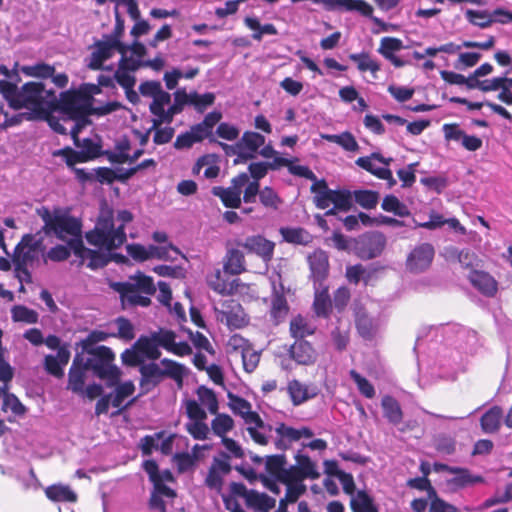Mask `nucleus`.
Listing matches in <instances>:
<instances>
[{"label":"nucleus","mask_w":512,"mask_h":512,"mask_svg":"<svg viewBox=\"0 0 512 512\" xmlns=\"http://www.w3.org/2000/svg\"><path fill=\"white\" fill-rule=\"evenodd\" d=\"M0 94L10 107L30 109L38 117L53 112L57 104L56 93L53 90L45 89L40 82H28L18 89L15 83L0 80Z\"/></svg>","instance_id":"1"},{"label":"nucleus","mask_w":512,"mask_h":512,"mask_svg":"<svg viewBox=\"0 0 512 512\" xmlns=\"http://www.w3.org/2000/svg\"><path fill=\"white\" fill-rule=\"evenodd\" d=\"M37 214L44 222L42 231L46 235H54L67 242L73 251L82 247V222L79 218L60 208L51 211L45 206L38 208Z\"/></svg>","instance_id":"2"},{"label":"nucleus","mask_w":512,"mask_h":512,"mask_svg":"<svg viewBox=\"0 0 512 512\" xmlns=\"http://www.w3.org/2000/svg\"><path fill=\"white\" fill-rule=\"evenodd\" d=\"M111 287L119 293L124 309L148 307L151 304V296L156 293L153 278L142 272L129 276L127 281L115 282Z\"/></svg>","instance_id":"3"},{"label":"nucleus","mask_w":512,"mask_h":512,"mask_svg":"<svg viewBox=\"0 0 512 512\" xmlns=\"http://www.w3.org/2000/svg\"><path fill=\"white\" fill-rule=\"evenodd\" d=\"M92 106V97L82 91L69 90L61 93L57 98L55 110L57 114L68 116L67 123L70 125V135L77 141V134L82 129L86 116L89 115Z\"/></svg>","instance_id":"4"},{"label":"nucleus","mask_w":512,"mask_h":512,"mask_svg":"<svg viewBox=\"0 0 512 512\" xmlns=\"http://www.w3.org/2000/svg\"><path fill=\"white\" fill-rule=\"evenodd\" d=\"M44 251V237L41 231L22 237L15 247L12 258L15 270L21 280L31 281L29 268L39 264L40 258L44 256Z\"/></svg>","instance_id":"5"},{"label":"nucleus","mask_w":512,"mask_h":512,"mask_svg":"<svg viewBox=\"0 0 512 512\" xmlns=\"http://www.w3.org/2000/svg\"><path fill=\"white\" fill-rule=\"evenodd\" d=\"M90 245L111 251L119 248L126 241L125 230L117 227L112 211L102 212L95 227L85 235Z\"/></svg>","instance_id":"6"},{"label":"nucleus","mask_w":512,"mask_h":512,"mask_svg":"<svg viewBox=\"0 0 512 512\" xmlns=\"http://www.w3.org/2000/svg\"><path fill=\"white\" fill-rule=\"evenodd\" d=\"M86 352L90 355L84 363L86 369L91 370L98 378L106 380L109 386L115 385L119 380L120 371L113 364V351L106 346H97Z\"/></svg>","instance_id":"7"},{"label":"nucleus","mask_w":512,"mask_h":512,"mask_svg":"<svg viewBox=\"0 0 512 512\" xmlns=\"http://www.w3.org/2000/svg\"><path fill=\"white\" fill-rule=\"evenodd\" d=\"M264 135L255 131H245L234 145L219 143L227 154L237 155L242 161L256 158L258 150L265 144Z\"/></svg>","instance_id":"8"},{"label":"nucleus","mask_w":512,"mask_h":512,"mask_svg":"<svg viewBox=\"0 0 512 512\" xmlns=\"http://www.w3.org/2000/svg\"><path fill=\"white\" fill-rule=\"evenodd\" d=\"M122 48L123 43L119 40V35H106L103 40L95 42L93 51L86 59V66L91 70L104 69V62Z\"/></svg>","instance_id":"9"},{"label":"nucleus","mask_w":512,"mask_h":512,"mask_svg":"<svg viewBox=\"0 0 512 512\" xmlns=\"http://www.w3.org/2000/svg\"><path fill=\"white\" fill-rule=\"evenodd\" d=\"M229 492L236 498H242L247 508L259 512H267L275 505V500L265 493L248 490L243 483L232 482Z\"/></svg>","instance_id":"10"},{"label":"nucleus","mask_w":512,"mask_h":512,"mask_svg":"<svg viewBox=\"0 0 512 512\" xmlns=\"http://www.w3.org/2000/svg\"><path fill=\"white\" fill-rule=\"evenodd\" d=\"M170 335L166 329L151 332L149 336H140L135 343V349L141 356L149 360H157L161 356L159 347L168 348Z\"/></svg>","instance_id":"11"},{"label":"nucleus","mask_w":512,"mask_h":512,"mask_svg":"<svg viewBox=\"0 0 512 512\" xmlns=\"http://www.w3.org/2000/svg\"><path fill=\"white\" fill-rule=\"evenodd\" d=\"M233 244L243 248L248 254L258 256L265 263L270 262L274 255L275 243L260 234L250 235L244 239H234Z\"/></svg>","instance_id":"12"},{"label":"nucleus","mask_w":512,"mask_h":512,"mask_svg":"<svg viewBox=\"0 0 512 512\" xmlns=\"http://www.w3.org/2000/svg\"><path fill=\"white\" fill-rule=\"evenodd\" d=\"M386 246V238L380 232L367 233L358 238L355 244V252L364 260L378 257Z\"/></svg>","instance_id":"13"},{"label":"nucleus","mask_w":512,"mask_h":512,"mask_svg":"<svg viewBox=\"0 0 512 512\" xmlns=\"http://www.w3.org/2000/svg\"><path fill=\"white\" fill-rule=\"evenodd\" d=\"M248 182V175L241 173L232 179V185L224 188L216 186L212 188V194L221 199L224 206L228 208H238L241 205L242 188Z\"/></svg>","instance_id":"14"},{"label":"nucleus","mask_w":512,"mask_h":512,"mask_svg":"<svg viewBox=\"0 0 512 512\" xmlns=\"http://www.w3.org/2000/svg\"><path fill=\"white\" fill-rule=\"evenodd\" d=\"M435 255L430 243L417 245L407 256L406 267L412 273L423 272L430 267Z\"/></svg>","instance_id":"15"},{"label":"nucleus","mask_w":512,"mask_h":512,"mask_svg":"<svg viewBox=\"0 0 512 512\" xmlns=\"http://www.w3.org/2000/svg\"><path fill=\"white\" fill-rule=\"evenodd\" d=\"M393 161L392 157H384L379 152H373L368 156L359 157L355 164L377 178L389 176V166Z\"/></svg>","instance_id":"16"},{"label":"nucleus","mask_w":512,"mask_h":512,"mask_svg":"<svg viewBox=\"0 0 512 512\" xmlns=\"http://www.w3.org/2000/svg\"><path fill=\"white\" fill-rule=\"evenodd\" d=\"M231 471L229 456L225 453L221 454V458H214L207 476L205 485L216 492H220L223 486V478Z\"/></svg>","instance_id":"17"},{"label":"nucleus","mask_w":512,"mask_h":512,"mask_svg":"<svg viewBox=\"0 0 512 512\" xmlns=\"http://www.w3.org/2000/svg\"><path fill=\"white\" fill-rule=\"evenodd\" d=\"M295 461L296 464L290 466L291 480H316L320 477L321 474L316 462L308 455L298 452L295 455Z\"/></svg>","instance_id":"18"},{"label":"nucleus","mask_w":512,"mask_h":512,"mask_svg":"<svg viewBox=\"0 0 512 512\" xmlns=\"http://www.w3.org/2000/svg\"><path fill=\"white\" fill-rule=\"evenodd\" d=\"M243 418L248 425L247 430L251 438L258 444H267L272 427L269 424H265L260 416L256 412L251 411V409L243 415Z\"/></svg>","instance_id":"19"},{"label":"nucleus","mask_w":512,"mask_h":512,"mask_svg":"<svg viewBox=\"0 0 512 512\" xmlns=\"http://www.w3.org/2000/svg\"><path fill=\"white\" fill-rule=\"evenodd\" d=\"M139 372L141 375L140 395L149 393L164 380L162 368L155 362L141 364Z\"/></svg>","instance_id":"20"},{"label":"nucleus","mask_w":512,"mask_h":512,"mask_svg":"<svg viewBox=\"0 0 512 512\" xmlns=\"http://www.w3.org/2000/svg\"><path fill=\"white\" fill-rule=\"evenodd\" d=\"M308 263L314 286L319 285L322 287L329 272L327 253L321 249L315 250L308 256Z\"/></svg>","instance_id":"21"},{"label":"nucleus","mask_w":512,"mask_h":512,"mask_svg":"<svg viewBox=\"0 0 512 512\" xmlns=\"http://www.w3.org/2000/svg\"><path fill=\"white\" fill-rule=\"evenodd\" d=\"M265 471L271 479L283 482L291 480L290 466L287 467L284 454L268 455L265 457Z\"/></svg>","instance_id":"22"},{"label":"nucleus","mask_w":512,"mask_h":512,"mask_svg":"<svg viewBox=\"0 0 512 512\" xmlns=\"http://www.w3.org/2000/svg\"><path fill=\"white\" fill-rule=\"evenodd\" d=\"M239 248L233 244V241L227 243L223 270L229 275H239L246 271L245 256Z\"/></svg>","instance_id":"23"},{"label":"nucleus","mask_w":512,"mask_h":512,"mask_svg":"<svg viewBox=\"0 0 512 512\" xmlns=\"http://www.w3.org/2000/svg\"><path fill=\"white\" fill-rule=\"evenodd\" d=\"M468 279L471 285L486 297H493L497 293V281L485 271L471 270Z\"/></svg>","instance_id":"24"},{"label":"nucleus","mask_w":512,"mask_h":512,"mask_svg":"<svg viewBox=\"0 0 512 512\" xmlns=\"http://www.w3.org/2000/svg\"><path fill=\"white\" fill-rule=\"evenodd\" d=\"M74 143L79 150H67L66 162L68 166H73L78 162H85L96 157L99 153V146L91 139H84L83 143L79 144V139L77 138V141L74 140Z\"/></svg>","instance_id":"25"},{"label":"nucleus","mask_w":512,"mask_h":512,"mask_svg":"<svg viewBox=\"0 0 512 512\" xmlns=\"http://www.w3.org/2000/svg\"><path fill=\"white\" fill-rule=\"evenodd\" d=\"M184 105H189L188 93L184 89H178L174 93V103L170 105L162 119H153V126L158 127L163 123L170 124L176 114L182 112Z\"/></svg>","instance_id":"26"},{"label":"nucleus","mask_w":512,"mask_h":512,"mask_svg":"<svg viewBox=\"0 0 512 512\" xmlns=\"http://www.w3.org/2000/svg\"><path fill=\"white\" fill-rule=\"evenodd\" d=\"M451 474L454 476L447 483L453 489H461L484 482L482 476L473 475L467 468L454 467Z\"/></svg>","instance_id":"27"},{"label":"nucleus","mask_w":512,"mask_h":512,"mask_svg":"<svg viewBox=\"0 0 512 512\" xmlns=\"http://www.w3.org/2000/svg\"><path fill=\"white\" fill-rule=\"evenodd\" d=\"M289 353L293 360L302 365L311 364L316 358L314 348L306 340H296L291 346Z\"/></svg>","instance_id":"28"},{"label":"nucleus","mask_w":512,"mask_h":512,"mask_svg":"<svg viewBox=\"0 0 512 512\" xmlns=\"http://www.w3.org/2000/svg\"><path fill=\"white\" fill-rule=\"evenodd\" d=\"M175 496V491L165 484L153 486L149 501L150 509L158 512H166L164 498L173 499Z\"/></svg>","instance_id":"29"},{"label":"nucleus","mask_w":512,"mask_h":512,"mask_svg":"<svg viewBox=\"0 0 512 512\" xmlns=\"http://www.w3.org/2000/svg\"><path fill=\"white\" fill-rule=\"evenodd\" d=\"M289 331L296 340H304L315 333L316 326L308 318L297 315L291 319Z\"/></svg>","instance_id":"30"},{"label":"nucleus","mask_w":512,"mask_h":512,"mask_svg":"<svg viewBox=\"0 0 512 512\" xmlns=\"http://www.w3.org/2000/svg\"><path fill=\"white\" fill-rule=\"evenodd\" d=\"M149 252L150 259L173 262L177 260L178 256H181L183 259L187 260L186 255L172 243H167L166 245H149Z\"/></svg>","instance_id":"31"},{"label":"nucleus","mask_w":512,"mask_h":512,"mask_svg":"<svg viewBox=\"0 0 512 512\" xmlns=\"http://www.w3.org/2000/svg\"><path fill=\"white\" fill-rule=\"evenodd\" d=\"M86 369L85 364L81 365L78 363V356L73 360L72 366L69 370L68 375V388L75 393H83L84 392V384H85V372Z\"/></svg>","instance_id":"32"},{"label":"nucleus","mask_w":512,"mask_h":512,"mask_svg":"<svg viewBox=\"0 0 512 512\" xmlns=\"http://www.w3.org/2000/svg\"><path fill=\"white\" fill-rule=\"evenodd\" d=\"M287 392L295 406L303 404L317 394L315 390L310 391L305 384L298 380H292L288 383Z\"/></svg>","instance_id":"33"},{"label":"nucleus","mask_w":512,"mask_h":512,"mask_svg":"<svg viewBox=\"0 0 512 512\" xmlns=\"http://www.w3.org/2000/svg\"><path fill=\"white\" fill-rule=\"evenodd\" d=\"M503 419V410L499 406H493L486 411L480 419L481 429L484 433H495L499 430Z\"/></svg>","instance_id":"34"},{"label":"nucleus","mask_w":512,"mask_h":512,"mask_svg":"<svg viewBox=\"0 0 512 512\" xmlns=\"http://www.w3.org/2000/svg\"><path fill=\"white\" fill-rule=\"evenodd\" d=\"M73 252L77 257L81 258L83 262H87V267L91 269L102 268L108 263V259L104 254L86 248L83 243L80 249H75Z\"/></svg>","instance_id":"35"},{"label":"nucleus","mask_w":512,"mask_h":512,"mask_svg":"<svg viewBox=\"0 0 512 512\" xmlns=\"http://www.w3.org/2000/svg\"><path fill=\"white\" fill-rule=\"evenodd\" d=\"M384 417L393 425H398L403 419V411L399 402L390 395H385L381 400Z\"/></svg>","instance_id":"36"},{"label":"nucleus","mask_w":512,"mask_h":512,"mask_svg":"<svg viewBox=\"0 0 512 512\" xmlns=\"http://www.w3.org/2000/svg\"><path fill=\"white\" fill-rule=\"evenodd\" d=\"M315 299H314V310L317 316L327 317L331 311L332 302L328 293V287L322 284L314 286Z\"/></svg>","instance_id":"37"},{"label":"nucleus","mask_w":512,"mask_h":512,"mask_svg":"<svg viewBox=\"0 0 512 512\" xmlns=\"http://www.w3.org/2000/svg\"><path fill=\"white\" fill-rule=\"evenodd\" d=\"M135 391V386L131 381H126L119 384L114 393H111V405L115 408H119L117 414L121 412L122 409L127 408L131 405L135 399L130 400L126 405L122 407L123 402L126 398L131 396Z\"/></svg>","instance_id":"38"},{"label":"nucleus","mask_w":512,"mask_h":512,"mask_svg":"<svg viewBox=\"0 0 512 512\" xmlns=\"http://www.w3.org/2000/svg\"><path fill=\"white\" fill-rule=\"evenodd\" d=\"M289 306L283 293L274 291L271 297L270 316L275 324L281 323L287 316Z\"/></svg>","instance_id":"39"},{"label":"nucleus","mask_w":512,"mask_h":512,"mask_svg":"<svg viewBox=\"0 0 512 512\" xmlns=\"http://www.w3.org/2000/svg\"><path fill=\"white\" fill-rule=\"evenodd\" d=\"M48 499L54 502H75L77 495L69 486L58 484L51 485L45 489Z\"/></svg>","instance_id":"40"},{"label":"nucleus","mask_w":512,"mask_h":512,"mask_svg":"<svg viewBox=\"0 0 512 512\" xmlns=\"http://www.w3.org/2000/svg\"><path fill=\"white\" fill-rule=\"evenodd\" d=\"M356 327L359 334L365 339H371L377 331V322L365 312H356Z\"/></svg>","instance_id":"41"},{"label":"nucleus","mask_w":512,"mask_h":512,"mask_svg":"<svg viewBox=\"0 0 512 512\" xmlns=\"http://www.w3.org/2000/svg\"><path fill=\"white\" fill-rule=\"evenodd\" d=\"M238 280L227 281L223 279L222 273L220 270H216V272L208 278L209 286L217 293L222 295H230L233 294L236 290L235 283Z\"/></svg>","instance_id":"42"},{"label":"nucleus","mask_w":512,"mask_h":512,"mask_svg":"<svg viewBox=\"0 0 512 512\" xmlns=\"http://www.w3.org/2000/svg\"><path fill=\"white\" fill-rule=\"evenodd\" d=\"M244 23L249 29L254 31V33L252 34V38L256 41H261L264 35L278 34V31L273 24L267 23L261 25V23L256 17H246L244 19Z\"/></svg>","instance_id":"43"},{"label":"nucleus","mask_w":512,"mask_h":512,"mask_svg":"<svg viewBox=\"0 0 512 512\" xmlns=\"http://www.w3.org/2000/svg\"><path fill=\"white\" fill-rule=\"evenodd\" d=\"M350 507L353 512H378L372 497L365 491H358L356 495L351 498Z\"/></svg>","instance_id":"44"},{"label":"nucleus","mask_w":512,"mask_h":512,"mask_svg":"<svg viewBox=\"0 0 512 512\" xmlns=\"http://www.w3.org/2000/svg\"><path fill=\"white\" fill-rule=\"evenodd\" d=\"M325 140L336 143L344 150L349 152L357 151L359 145L355 137L350 132H343L341 134H326L322 136Z\"/></svg>","instance_id":"45"},{"label":"nucleus","mask_w":512,"mask_h":512,"mask_svg":"<svg viewBox=\"0 0 512 512\" xmlns=\"http://www.w3.org/2000/svg\"><path fill=\"white\" fill-rule=\"evenodd\" d=\"M282 483L286 485V493L285 499L280 501V507L283 506L284 501L289 503L296 502L307 490L302 480H289Z\"/></svg>","instance_id":"46"},{"label":"nucleus","mask_w":512,"mask_h":512,"mask_svg":"<svg viewBox=\"0 0 512 512\" xmlns=\"http://www.w3.org/2000/svg\"><path fill=\"white\" fill-rule=\"evenodd\" d=\"M152 99L149 109L155 116L153 119H162L166 111L165 106L171 102V95L161 89Z\"/></svg>","instance_id":"47"},{"label":"nucleus","mask_w":512,"mask_h":512,"mask_svg":"<svg viewBox=\"0 0 512 512\" xmlns=\"http://www.w3.org/2000/svg\"><path fill=\"white\" fill-rule=\"evenodd\" d=\"M40 118L45 119L54 132L62 135L70 134V125L67 123L68 116L50 112L47 115H41Z\"/></svg>","instance_id":"48"},{"label":"nucleus","mask_w":512,"mask_h":512,"mask_svg":"<svg viewBox=\"0 0 512 512\" xmlns=\"http://www.w3.org/2000/svg\"><path fill=\"white\" fill-rule=\"evenodd\" d=\"M349 326L339 321V325L331 331V341L338 351H343L349 344Z\"/></svg>","instance_id":"49"},{"label":"nucleus","mask_w":512,"mask_h":512,"mask_svg":"<svg viewBox=\"0 0 512 512\" xmlns=\"http://www.w3.org/2000/svg\"><path fill=\"white\" fill-rule=\"evenodd\" d=\"M163 378L166 377L173 379L174 381L181 383L185 374V367L173 360L164 358L161 360Z\"/></svg>","instance_id":"50"},{"label":"nucleus","mask_w":512,"mask_h":512,"mask_svg":"<svg viewBox=\"0 0 512 512\" xmlns=\"http://www.w3.org/2000/svg\"><path fill=\"white\" fill-rule=\"evenodd\" d=\"M189 105L193 106L197 112H204L209 106L213 105L215 95L211 92L199 94L196 91L188 93Z\"/></svg>","instance_id":"51"},{"label":"nucleus","mask_w":512,"mask_h":512,"mask_svg":"<svg viewBox=\"0 0 512 512\" xmlns=\"http://www.w3.org/2000/svg\"><path fill=\"white\" fill-rule=\"evenodd\" d=\"M281 234L285 241L293 244L306 245L311 240V235L303 228H282Z\"/></svg>","instance_id":"52"},{"label":"nucleus","mask_w":512,"mask_h":512,"mask_svg":"<svg viewBox=\"0 0 512 512\" xmlns=\"http://www.w3.org/2000/svg\"><path fill=\"white\" fill-rule=\"evenodd\" d=\"M349 59L357 64V68L361 72L370 71L376 73L380 70L379 64L368 53H353L349 55Z\"/></svg>","instance_id":"53"},{"label":"nucleus","mask_w":512,"mask_h":512,"mask_svg":"<svg viewBox=\"0 0 512 512\" xmlns=\"http://www.w3.org/2000/svg\"><path fill=\"white\" fill-rule=\"evenodd\" d=\"M233 427L234 421L227 414H217V416L211 421V429L213 433L221 438L225 437Z\"/></svg>","instance_id":"54"},{"label":"nucleus","mask_w":512,"mask_h":512,"mask_svg":"<svg viewBox=\"0 0 512 512\" xmlns=\"http://www.w3.org/2000/svg\"><path fill=\"white\" fill-rule=\"evenodd\" d=\"M197 396L199 404L208 409L211 414H216L218 411V400L215 393L205 386H200L197 389Z\"/></svg>","instance_id":"55"},{"label":"nucleus","mask_w":512,"mask_h":512,"mask_svg":"<svg viewBox=\"0 0 512 512\" xmlns=\"http://www.w3.org/2000/svg\"><path fill=\"white\" fill-rule=\"evenodd\" d=\"M277 435L279 436V440L277 441L278 448H285V442L292 443L299 441V433L298 429L287 426L284 423H279L275 429Z\"/></svg>","instance_id":"56"},{"label":"nucleus","mask_w":512,"mask_h":512,"mask_svg":"<svg viewBox=\"0 0 512 512\" xmlns=\"http://www.w3.org/2000/svg\"><path fill=\"white\" fill-rule=\"evenodd\" d=\"M21 71L30 77L50 78L55 72V68L46 63H36L34 65H25L21 67Z\"/></svg>","instance_id":"57"},{"label":"nucleus","mask_w":512,"mask_h":512,"mask_svg":"<svg viewBox=\"0 0 512 512\" xmlns=\"http://www.w3.org/2000/svg\"><path fill=\"white\" fill-rule=\"evenodd\" d=\"M381 207L384 211L392 212L399 217L408 216L410 214L408 208L394 195L385 196Z\"/></svg>","instance_id":"58"},{"label":"nucleus","mask_w":512,"mask_h":512,"mask_svg":"<svg viewBox=\"0 0 512 512\" xmlns=\"http://www.w3.org/2000/svg\"><path fill=\"white\" fill-rule=\"evenodd\" d=\"M0 408L3 412H11L14 415H23L25 407L19 399L13 394H5L0 400Z\"/></svg>","instance_id":"59"},{"label":"nucleus","mask_w":512,"mask_h":512,"mask_svg":"<svg viewBox=\"0 0 512 512\" xmlns=\"http://www.w3.org/2000/svg\"><path fill=\"white\" fill-rule=\"evenodd\" d=\"M446 253L449 258L456 259L464 268H471L476 260L475 254L469 249L458 250L451 247L446 249Z\"/></svg>","instance_id":"60"},{"label":"nucleus","mask_w":512,"mask_h":512,"mask_svg":"<svg viewBox=\"0 0 512 512\" xmlns=\"http://www.w3.org/2000/svg\"><path fill=\"white\" fill-rule=\"evenodd\" d=\"M115 324L117 326V332L112 333V337H117L125 341H131L135 338L134 326L130 320L124 317H118L115 320Z\"/></svg>","instance_id":"61"},{"label":"nucleus","mask_w":512,"mask_h":512,"mask_svg":"<svg viewBox=\"0 0 512 512\" xmlns=\"http://www.w3.org/2000/svg\"><path fill=\"white\" fill-rule=\"evenodd\" d=\"M355 201L365 209H373L378 204L379 194L371 190H358L354 192Z\"/></svg>","instance_id":"62"},{"label":"nucleus","mask_w":512,"mask_h":512,"mask_svg":"<svg viewBox=\"0 0 512 512\" xmlns=\"http://www.w3.org/2000/svg\"><path fill=\"white\" fill-rule=\"evenodd\" d=\"M403 47L402 40L394 37H384L381 39L380 47L378 52L384 57L389 58L394 55L395 52L401 50Z\"/></svg>","instance_id":"63"},{"label":"nucleus","mask_w":512,"mask_h":512,"mask_svg":"<svg viewBox=\"0 0 512 512\" xmlns=\"http://www.w3.org/2000/svg\"><path fill=\"white\" fill-rule=\"evenodd\" d=\"M351 379L356 383L359 392L366 398L371 399L375 396L374 386L357 371L351 370L349 372Z\"/></svg>","instance_id":"64"}]
</instances>
